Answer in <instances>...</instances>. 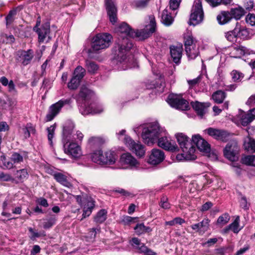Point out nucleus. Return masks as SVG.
<instances>
[{"mask_svg": "<svg viewBox=\"0 0 255 255\" xmlns=\"http://www.w3.org/2000/svg\"><path fill=\"white\" fill-rule=\"evenodd\" d=\"M105 142L103 138L101 137L93 136L89 139L88 145L91 147H99Z\"/></svg>", "mask_w": 255, "mask_h": 255, "instance_id": "nucleus-34", "label": "nucleus"}, {"mask_svg": "<svg viewBox=\"0 0 255 255\" xmlns=\"http://www.w3.org/2000/svg\"><path fill=\"white\" fill-rule=\"evenodd\" d=\"M245 148L248 150H251L255 152V140L249 138L244 142Z\"/></svg>", "mask_w": 255, "mask_h": 255, "instance_id": "nucleus-45", "label": "nucleus"}, {"mask_svg": "<svg viewBox=\"0 0 255 255\" xmlns=\"http://www.w3.org/2000/svg\"><path fill=\"white\" fill-rule=\"evenodd\" d=\"M204 131L213 138L222 141H226L229 136V134L227 131L213 128H209Z\"/></svg>", "mask_w": 255, "mask_h": 255, "instance_id": "nucleus-12", "label": "nucleus"}, {"mask_svg": "<svg viewBox=\"0 0 255 255\" xmlns=\"http://www.w3.org/2000/svg\"><path fill=\"white\" fill-rule=\"evenodd\" d=\"M142 128L141 137L144 142L148 145L152 144L158 140V145L167 150L175 151L178 147L175 141L171 140L170 137L165 135L159 137L160 134L164 131L158 123L155 122L146 124L144 126H140L134 129L137 132Z\"/></svg>", "mask_w": 255, "mask_h": 255, "instance_id": "nucleus-2", "label": "nucleus"}, {"mask_svg": "<svg viewBox=\"0 0 255 255\" xmlns=\"http://www.w3.org/2000/svg\"><path fill=\"white\" fill-rule=\"evenodd\" d=\"M237 117L242 125L244 127L247 126L255 120V116H252L249 112L246 113L241 110H239Z\"/></svg>", "mask_w": 255, "mask_h": 255, "instance_id": "nucleus-23", "label": "nucleus"}, {"mask_svg": "<svg viewBox=\"0 0 255 255\" xmlns=\"http://www.w3.org/2000/svg\"><path fill=\"white\" fill-rule=\"evenodd\" d=\"M188 57L190 59H194L199 54V46L198 44H193L190 47L185 49Z\"/></svg>", "mask_w": 255, "mask_h": 255, "instance_id": "nucleus-27", "label": "nucleus"}, {"mask_svg": "<svg viewBox=\"0 0 255 255\" xmlns=\"http://www.w3.org/2000/svg\"><path fill=\"white\" fill-rule=\"evenodd\" d=\"M254 2L253 0H247L244 3V7L247 10H251L254 7Z\"/></svg>", "mask_w": 255, "mask_h": 255, "instance_id": "nucleus-61", "label": "nucleus"}, {"mask_svg": "<svg viewBox=\"0 0 255 255\" xmlns=\"http://www.w3.org/2000/svg\"><path fill=\"white\" fill-rule=\"evenodd\" d=\"M55 126L54 125L51 126L47 128L48 131V139L50 144L52 143V140L53 137Z\"/></svg>", "mask_w": 255, "mask_h": 255, "instance_id": "nucleus-57", "label": "nucleus"}, {"mask_svg": "<svg viewBox=\"0 0 255 255\" xmlns=\"http://www.w3.org/2000/svg\"><path fill=\"white\" fill-rule=\"evenodd\" d=\"M16 177L20 181L26 179L28 176V173L26 169H22L16 171Z\"/></svg>", "mask_w": 255, "mask_h": 255, "instance_id": "nucleus-47", "label": "nucleus"}, {"mask_svg": "<svg viewBox=\"0 0 255 255\" xmlns=\"http://www.w3.org/2000/svg\"><path fill=\"white\" fill-rule=\"evenodd\" d=\"M192 141L193 144L196 145L197 147L201 151L208 153L210 151V144L199 134H195L192 136Z\"/></svg>", "mask_w": 255, "mask_h": 255, "instance_id": "nucleus-13", "label": "nucleus"}, {"mask_svg": "<svg viewBox=\"0 0 255 255\" xmlns=\"http://www.w3.org/2000/svg\"><path fill=\"white\" fill-rule=\"evenodd\" d=\"M180 0H170L169 1V6L172 10H176L179 6Z\"/></svg>", "mask_w": 255, "mask_h": 255, "instance_id": "nucleus-60", "label": "nucleus"}, {"mask_svg": "<svg viewBox=\"0 0 255 255\" xmlns=\"http://www.w3.org/2000/svg\"><path fill=\"white\" fill-rule=\"evenodd\" d=\"M191 105L197 115L202 118L205 114V108L204 104L196 101L192 102Z\"/></svg>", "mask_w": 255, "mask_h": 255, "instance_id": "nucleus-31", "label": "nucleus"}, {"mask_svg": "<svg viewBox=\"0 0 255 255\" xmlns=\"http://www.w3.org/2000/svg\"><path fill=\"white\" fill-rule=\"evenodd\" d=\"M17 55V61L24 66L30 63L34 56L33 52L31 49L27 51H18Z\"/></svg>", "mask_w": 255, "mask_h": 255, "instance_id": "nucleus-17", "label": "nucleus"}, {"mask_svg": "<svg viewBox=\"0 0 255 255\" xmlns=\"http://www.w3.org/2000/svg\"><path fill=\"white\" fill-rule=\"evenodd\" d=\"M204 12L201 0H195L190 14L189 24L196 25L203 19Z\"/></svg>", "mask_w": 255, "mask_h": 255, "instance_id": "nucleus-8", "label": "nucleus"}, {"mask_svg": "<svg viewBox=\"0 0 255 255\" xmlns=\"http://www.w3.org/2000/svg\"><path fill=\"white\" fill-rule=\"evenodd\" d=\"M134 230L136 234L138 235H140L145 233H149L151 231V229L149 227L145 226L143 223L137 224L134 228Z\"/></svg>", "mask_w": 255, "mask_h": 255, "instance_id": "nucleus-36", "label": "nucleus"}, {"mask_svg": "<svg viewBox=\"0 0 255 255\" xmlns=\"http://www.w3.org/2000/svg\"><path fill=\"white\" fill-rule=\"evenodd\" d=\"M170 54L173 61L175 63H179L182 55V45L179 44L176 46H171L170 47Z\"/></svg>", "mask_w": 255, "mask_h": 255, "instance_id": "nucleus-22", "label": "nucleus"}, {"mask_svg": "<svg viewBox=\"0 0 255 255\" xmlns=\"http://www.w3.org/2000/svg\"><path fill=\"white\" fill-rule=\"evenodd\" d=\"M236 28H238L237 35L238 37L242 38H246L249 35L248 30L244 26H241L240 25L237 24Z\"/></svg>", "mask_w": 255, "mask_h": 255, "instance_id": "nucleus-42", "label": "nucleus"}, {"mask_svg": "<svg viewBox=\"0 0 255 255\" xmlns=\"http://www.w3.org/2000/svg\"><path fill=\"white\" fill-rule=\"evenodd\" d=\"M229 13H231L232 18H235L236 19H239L245 14V11L243 7L238 6L235 8H231Z\"/></svg>", "mask_w": 255, "mask_h": 255, "instance_id": "nucleus-33", "label": "nucleus"}, {"mask_svg": "<svg viewBox=\"0 0 255 255\" xmlns=\"http://www.w3.org/2000/svg\"><path fill=\"white\" fill-rule=\"evenodd\" d=\"M226 96L227 94L225 92L222 90H218L213 93L212 96V98L215 103L217 104H221L223 103Z\"/></svg>", "mask_w": 255, "mask_h": 255, "instance_id": "nucleus-30", "label": "nucleus"}, {"mask_svg": "<svg viewBox=\"0 0 255 255\" xmlns=\"http://www.w3.org/2000/svg\"><path fill=\"white\" fill-rule=\"evenodd\" d=\"M156 23L154 17H150V23L146 27L141 30L134 31L126 22H123L118 27L117 32L119 38V52L114 59L121 70H127L128 68H133L138 67L137 62L132 56H127V52L133 47L132 41L128 38L138 37L140 39L148 38L155 32Z\"/></svg>", "mask_w": 255, "mask_h": 255, "instance_id": "nucleus-1", "label": "nucleus"}, {"mask_svg": "<svg viewBox=\"0 0 255 255\" xmlns=\"http://www.w3.org/2000/svg\"><path fill=\"white\" fill-rule=\"evenodd\" d=\"M159 205L161 208L164 209H167L170 208V204L168 202V198L167 197L162 196L161 197Z\"/></svg>", "mask_w": 255, "mask_h": 255, "instance_id": "nucleus-55", "label": "nucleus"}, {"mask_svg": "<svg viewBox=\"0 0 255 255\" xmlns=\"http://www.w3.org/2000/svg\"><path fill=\"white\" fill-rule=\"evenodd\" d=\"M232 19L231 13L229 11H222L217 16V20L220 24H225L229 22Z\"/></svg>", "mask_w": 255, "mask_h": 255, "instance_id": "nucleus-28", "label": "nucleus"}, {"mask_svg": "<svg viewBox=\"0 0 255 255\" xmlns=\"http://www.w3.org/2000/svg\"><path fill=\"white\" fill-rule=\"evenodd\" d=\"M239 223L240 217L237 216L234 221L229 225L231 230L234 233H238L241 230V228H239Z\"/></svg>", "mask_w": 255, "mask_h": 255, "instance_id": "nucleus-44", "label": "nucleus"}, {"mask_svg": "<svg viewBox=\"0 0 255 255\" xmlns=\"http://www.w3.org/2000/svg\"><path fill=\"white\" fill-rule=\"evenodd\" d=\"M243 163L247 165L255 166V155H248L242 158Z\"/></svg>", "mask_w": 255, "mask_h": 255, "instance_id": "nucleus-43", "label": "nucleus"}, {"mask_svg": "<svg viewBox=\"0 0 255 255\" xmlns=\"http://www.w3.org/2000/svg\"><path fill=\"white\" fill-rule=\"evenodd\" d=\"M246 104L250 107L255 106V95L251 96L247 101Z\"/></svg>", "mask_w": 255, "mask_h": 255, "instance_id": "nucleus-64", "label": "nucleus"}, {"mask_svg": "<svg viewBox=\"0 0 255 255\" xmlns=\"http://www.w3.org/2000/svg\"><path fill=\"white\" fill-rule=\"evenodd\" d=\"M201 78L200 76H198L196 78H195L192 80H187V83L188 85H189V87L190 88H192L194 86H195L196 85L198 84L199 82L200 81Z\"/></svg>", "mask_w": 255, "mask_h": 255, "instance_id": "nucleus-62", "label": "nucleus"}, {"mask_svg": "<svg viewBox=\"0 0 255 255\" xmlns=\"http://www.w3.org/2000/svg\"><path fill=\"white\" fill-rule=\"evenodd\" d=\"M36 31L38 35V40L40 42H43L47 36H48V38L50 39V37L48 36L50 33L49 23H45L40 28H37Z\"/></svg>", "mask_w": 255, "mask_h": 255, "instance_id": "nucleus-24", "label": "nucleus"}, {"mask_svg": "<svg viewBox=\"0 0 255 255\" xmlns=\"http://www.w3.org/2000/svg\"><path fill=\"white\" fill-rule=\"evenodd\" d=\"M54 179L62 185L66 186L69 187L71 184L68 181L67 176L61 173L55 172L53 174Z\"/></svg>", "mask_w": 255, "mask_h": 255, "instance_id": "nucleus-32", "label": "nucleus"}, {"mask_svg": "<svg viewBox=\"0 0 255 255\" xmlns=\"http://www.w3.org/2000/svg\"><path fill=\"white\" fill-rule=\"evenodd\" d=\"M16 10L13 9L9 11L8 15L5 17L6 24H10L13 20V16L16 14Z\"/></svg>", "mask_w": 255, "mask_h": 255, "instance_id": "nucleus-58", "label": "nucleus"}, {"mask_svg": "<svg viewBox=\"0 0 255 255\" xmlns=\"http://www.w3.org/2000/svg\"><path fill=\"white\" fill-rule=\"evenodd\" d=\"M246 22L251 26H255V14H248L246 18Z\"/></svg>", "mask_w": 255, "mask_h": 255, "instance_id": "nucleus-59", "label": "nucleus"}, {"mask_svg": "<svg viewBox=\"0 0 255 255\" xmlns=\"http://www.w3.org/2000/svg\"><path fill=\"white\" fill-rule=\"evenodd\" d=\"M22 130L25 138L29 137L30 133H34L35 131L34 128L31 126H29L28 125L26 127L23 128Z\"/></svg>", "mask_w": 255, "mask_h": 255, "instance_id": "nucleus-52", "label": "nucleus"}, {"mask_svg": "<svg viewBox=\"0 0 255 255\" xmlns=\"http://www.w3.org/2000/svg\"><path fill=\"white\" fill-rule=\"evenodd\" d=\"M86 68L88 72L91 74H95L99 69V66L94 62L87 60L86 61Z\"/></svg>", "mask_w": 255, "mask_h": 255, "instance_id": "nucleus-37", "label": "nucleus"}, {"mask_svg": "<svg viewBox=\"0 0 255 255\" xmlns=\"http://www.w3.org/2000/svg\"><path fill=\"white\" fill-rule=\"evenodd\" d=\"M210 220L207 218H204L201 222L191 225V228L198 233L199 235H203L210 228Z\"/></svg>", "mask_w": 255, "mask_h": 255, "instance_id": "nucleus-18", "label": "nucleus"}, {"mask_svg": "<svg viewBox=\"0 0 255 255\" xmlns=\"http://www.w3.org/2000/svg\"><path fill=\"white\" fill-rule=\"evenodd\" d=\"M80 81L81 80L78 79V78H75L73 76L70 81L68 84V88L71 90L76 89L78 87Z\"/></svg>", "mask_w": 255, "mask_h": 255, "instance_id": "nucleus-46", "label": "nucleus"}, {"mask_svg": "<svg viewBox=\"0 0 255 255\" xmlns=\"http://www.w3.org/2000/svg\"><path fill=\"white\" fill-rule=\"evenodd\" d=\"M238 28H235L232 31H228L225 33V37L227 39L232 42H234L236 41L237 38L238 37L237 32H238Z\"/></svg>", "mask_w": 255, "mask_h": 255, "instance_id": "nucleus-40", "label": "nucleus"}, {"mask_svg": "<svg viewBox=\"0 0 255 255\" xmlns=\"http://www.w3.org/2000/svg\"><path fill=\"white\" fill-rule=\"evenodd\" d=\"M240 205L243 209L245 210L249 209V205L248 204L247 199L245 197H242L240 201Z\"/></svg>", "mask_w": 255, "mask_h": 255, "instance_id": "nucleus-63", "label": "nucleus"}, {"mask_svg": "<svg viewBox=\"0 0 255 255\" xmlns=\"http://www.w3.org/2000/svg\"><path fill=\"white\" fill-rule=\"evenodd\" d=\"M75 199L76 202L83 208L82 218L81 220L90 216L95 206L94 199L87 194L77 195Z\"/></svg>", "mask_w": 255, "mask_h": 255, "instance_id": "nucleus-5", "label": "nucleus"}, {"mask_svg": "<svg viewBox=\"0 0 255 255\" xmlns=\"http://www.w3.org/2000/svg\"><path fill=\"white\" fill-rule=\"evenodd\" d=\"M164 159V153L161 150L154 148L149 155L148 162L152 165H157L161 163Z\"/></svg>", "mask_w": 255, "mask_h": 255, "instance_id": "nucleus-15", "label": "nucleus"}, {"mask_svg": "<svg viewBox=\"0 0 255 255\" xmlns=\"http://www.w3.org/2000/svg\"><path fill=\"white\" fill-rule=\"evenodd\" d=\"M74 128V124L70 122L66 123L64 126L63 130V147L65 153L73 158L77 159L82 155L80 146L75 142L69 143L71 140V134Z\"/></svg>", "mask_w": 255, "mask_h": 255, "instance_id": "nucleus-3", "label": "nucleus"}, {"mask_svg": "<svg viewBox=\"0 0 255 255\" xmlns=\"http://www.w3.org/2000/svg\"><path fill=\"white\" fill-rule=\"evenodd\" d=\"M245 54V47L243 46H235L233 47L230 52L231 57L235 58H240Z\"/></svg>", "mask_w": 255, "mask_h": 255, "instance_id": "nucleus-35", "label": "nucleus"}, {"mask_svg": "<svg viewBox=\"0 0 255 255\" xmlns=\"http://www.w3.org/2000/svg\"><path fill=\"white\" fill-rule=\"evenodd\" d=\"M161 21L166 26L170 25L174 21L173 17L171 15L167 9H164L161 14Z\"/></svg>", "mask_w": 255, "mask_h": 255, "instance_id": "nucleus-29", "label": "nucleus"}, {"mask_svg": "<svg viewBox=\"0 0 255 255\" xmlns=\"http://www.w3.org/2000/svg\"><path fill=\"white\" fill-rule=\"evenodd\" d=\"M57 220L55 216H51L47 219L43 223V228L44 229H49L55 224Z\"/></svg>", "mask_w": 255, "mask_h": 255, "instance_id": "nucleus-48", "label": "nucleus"}, {"mask_svg": "<svg viewBox=\"0 0 255 255\" xmlns=\"http://www.w3.org/2000/svg\"><path fill=\"white\" fill-rule=\"evenodd\" d=\"M184 43L185 49L186 47L189 48L193 46V44L197 45V41L193 37L191 32L188 31L184 34Z\"/></svg>", "mask_w": 255, "mask_h": 255, "instance_id": "nucleus-26", "label": "nucleus"}, {"mask_svg": "<svg viewBox=\"0 0 255 255\" xmlns=\"http://www.w3.org/2000/svg\"><path fill=\"white\" fill-rule=\"evenodd\" d=\"M0 180L5 182H13L14 180V179L9 174L5 173L4 172L1 171L0 177Z\"/></svg>", "mask_w": 255, "mask_h": 255, "instance_id": "nucleus-54", "label": "nucleus"}, {"mask_svg": "<svg viewBox=\"0 0 255 255\" xmlns=\"http://www.w3.org/2000/svg\"><path fill=\"white\" fill-rule=\"evenodd\" d=\"M72 103L71 99H62L57 103L52 105L48 110L46 115L47 121H51L59 114L62 107L65 105H70Z\"/></svg>", "mask_w": 255, "mask_h": 255, "instance_id": "nucleus-10", "label": "nucleus"}, {"mask_svg": "<svg viewBox=\"0 0 255 255\" xmlns=\"http://www.w3.org/2000/svg\"><path fill=\"white\" fill-rule=\"evenodd\" d=\"M107 212L105 209L100 210L94 218V221L97 223H102L107 219Z\"/></svg>", "mask_w": 255, "mask_h": 255, "instance_id": "nucleus-38", "label": "nucleus"}, {"mask_svg": "<svg viewBox=\"0 0 255 255\" xmlns=\"http://www.w3.org/2000/svg\"><path fill=\"white\" fill-rule=\"evenodd\" d=\"M131 245L139 253H144L145 255H155V253L151 250L148 249L143 244L141 243L140 240L133 238L131 240Z\"/></svg>", "mask_w": 255, "mask_h": 255, "instance_id": "nucleus-20", "label": "nucleus"}, {"mask_svg": "<svg viewBox=\"0 0 255 255\" xmlns=\"http://www.w3.org/2000/svg\"><path fill=\"white\" fill-rule=\"evenodd\" d=\"M176 137L183 153L177 155L176 158L178 160H193L196 158L195 154V147L193 144L192 141H190L189 138L184 134L179 133L176 135Z\"/></svg>", "mask_w": 255, "mask_h": 255, "instance_id": "nucleus-4", "label": "nucleus"}, {"mask_svg": "<svg viewBox=\"0 0 255 255\" xmlns=\"http://www.w3.org/2000/svg\"><path fill=\"white\" fill-rule=\"evenodd\" d=\"M10 160L13 163H19L23 161V158L20 154L15 152L11 155Z\"/></svg>", "mask_w": 255, "mask_h": 255, "instance_id": "nucleus-51", "label": "nucleus"}, {"mask_svg": "<svg viewBox=\"0 0 255 255\" xmlns=\"http://www.w3.org/2000/svg\"><path fill=\"white\" fill-rule=\"evenodd\" d=\"M103 109L102 107L98 106H96L95 105L91 104L86 106L85 104L82 105L80 108V111L81 113L84 116L89 114H96L102 112Z\"/></svg>", "mask_w": 255, "mask_h": 255, "instance_id": "nucleus-19", "label": "nucleus"}, {"mask_svg": "<svg viewBox=\"0 0 255 255\" xmlns=\"http://www.w3.org/2000/svg\"><path fill=\"white\" fill-rule=\"evenodd\" d=\"M230 75L232 80L234 82H239L243 79L244 75L239 71L233 70L231 73Z\"/></svg>", "mask_w": 255, "mask_h": 255, "instance_id": "nucleus-39", "label": "nucleus"}, {"mask_svg": "<svg viewBox=\"0 0 255 255\" xmlns=\"http://www.w3.org/2000/svg\"><path fill=\"white\" fill-rule=\"evenodd\" d=\"M112 36L107 33L98 34L93 38L92 44V48L93 51H98L100 50L108 47L111 42Z\"/></svg>", "mask_w": 255, "mask_h": 255, "instance_id": "nucleus-7", "label": "nucleus"}, {"mask_svg": "<svg viewBox=\"0 0 255 255\" xmlns=\"http://www.w3.org/2000/svg\"><path fill=\"white\" fill-rule=\"evenodd\" d=\"M184 223H185V220L184 219L180 217H176L171 221H166L165 222V225L172 226L176 224L181 225Z\"/></svg>", "mask_w": 255, "mask_h": 255, "instance_id": "nucleus-50", "label": "nucleus"}, {"mask_svg": "<svg viewBox=\"0 0 255 255\" xmlns=\"http://www.w3.org/2000/svg\"><path fill=\"white\" fill-rule=\"evenodd\" d=\"M168 103L173 107L182 111L187 110L189 109V104L187 101L182 98L179 95L169 96Z\"/></svg>", "mask_w": 255, "mask_h": 255, "instance_id": "nucleus-11", "label": "nucleus"}, {"mask_svg": "<svg viewBox=\"0 0 255 255\" xmlns=\"http://www.w3.org/2000/svg\"><path fill=\"white\" fill-rule=\"evenodd\" d=\"M120 162L123 165L127 167H137L138 163L137 160L129 153H124L120 158Z\"/></svg>", "mask_w": 255, "mask_h": 255, "instance_id": "nucleus-21", "label": "nucleus"}, {"mask_svg": "<svg viewBox=\"0 0 255 255\" xmlns=\"http://www.w3.org/2000/svg\"><path fill=\"white\" fill-rule=\"evenodd\" d=\"M106 8L111 23L115 24L117 21V9L114 0H105Z\"/></svg>", "mask_w": 255, "mask_h": 255, "instance_id": "nucleus-16", "label": "nucleus"}, {"mask_svg": "<svg viewBox=\"0 0 255 255\" xmlns=\"http://www.w3.org/2000/svg\"><path fill=\"white\" fill-rule=\"evenodd\" d=\"M147 3L146 0H137L132 2V5L137 8H143L146 6Z\"/></svg>", "mask_w": 255, "mask_h": 255, "instance_id": "nucleus-56", "label": "nucleus"}, {"mask_svg": "<svg viewBox=\"0 0 255 255\" xmlns=\"http://www.w3.org/2000/svg\"><path fill=\"white\" fill-rule=\"evenodd\" d=\"M124 142L137 156L141 157L144 155L145 152L144 146L140 142H135L130 137L125 135Z\"/></svg>", "mask_w": 255, "mask_h": 255, "instance_id": "nucleus-9", "label": "nucleus"}, {"mask_svg": "<svg viewBox=\"0 0 255 255\" xmlns=\"http://www.w3.org/2000/svg\"><path fill=\"white\" fill-rule=\"evenodd\" d=\"M94 95V93L92 91L89 89L85 86H82L77 98V100L78 101L80 99L82 101H87L91 99Z\"/></svg>", "mask_w": 255, "mask_h": 255, "instance_id": "nucleus-25", "label": "nucleus"}, {"mask_svg": "<svg viewBox=\"0 0 255 255\" xmlns=\"http://www.w3.org/2000/svg\"><path fill=\"white\" fill-rule=\"evenodd\" d=\"M238 147L235 142L228 143L224 150L225 156L231 161L236 160Z\"/></svg>", "mask_w": 255, "mask_h": 255, "instance_id": "nucleus-14", "label": "nucleus"}, {"mask_svg": "<svg viewBox=\"0 0 255 255\" xmlns=\"http://www.w3.org/2000/svg\"><path fill=\"white\" fill-rule=\"evenodd\" d=\"M230 219V217L228 214H224L218 218L217 224L221 225H224L229 221Z\"/></svg>", "mask_w": 255, "mask_h": 255, "instance_id": "nucleus-49", "label": "nucleus"}, {"mask_svg": "<svg viewBox=\"0 0 255 255\" xmlns=\"http://www.w3.org/2000/svg\"><path fill=\"white\" fill-rule=\"evenodd\" d=\"M85 73V69L82 67L78 66L75 69L73 76L81 80L84 77Z\"/></svg>", "mask_w": 255, "mask_h": 255, "instance_id": "nucleus-41", "label": "nucleus"}, {"mask_svg": "<svg viewBox=\"0 0 255 255\" xmlns=\"http://www.w3.org/2000/svg\"><path fill=\"white\" fill-rule=\"evenodd\" d=\"M92 160L100 165L113 164L116 161L114 152L108 151L104 153L101 150L94 151L91 155Z\"/></svg>", "mask_w": 255, "mask_h": 255, "instance_id": "nucleus-6", "label": "nucleus"}, {"mask_svg": "<svg viewBox=\"0 0 255 255\" xmlns=\"http://www.w3.org/2000/svg\"><path fill=\"white\" fill-rule=\"evenodd\" d=\"M1 160L2 161L3 166L7 169H10L13 167V162L10 160H8L6 159L5 156H1Z\"/></svg>", "mask_w": 255, "mask_h": 255, "instance_id": "nucleus-53", "label": "nucleus"}]
</instances>
